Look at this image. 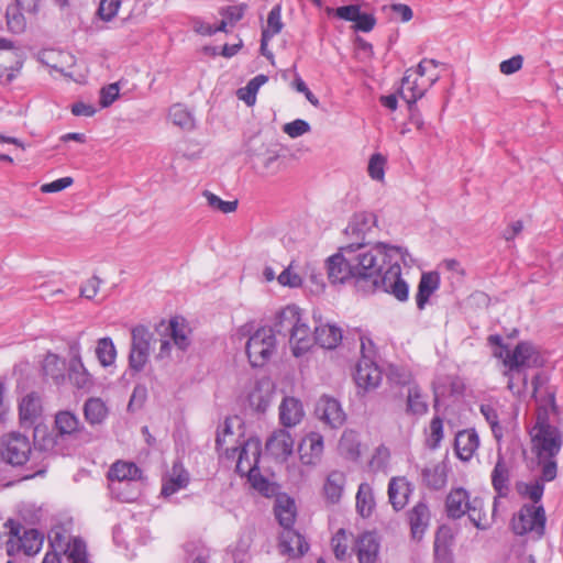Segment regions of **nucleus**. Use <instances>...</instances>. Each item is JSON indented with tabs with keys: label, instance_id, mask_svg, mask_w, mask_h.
Segmentation results:
<instances>
[{
	"label": "nucleus",
	"instance_id": "obj_1",
	"mask_svg": "<svg viewBox=\"0 0 563 563\" xmlns=\"http://www.w3.org/2000/svg\"><path fill=\"white\" fill-rule=\"evenodd\" d=\"M376 224L377 218L372 212L353 216L345 232L362 241L340 247L328 258V277L333 284L351 283L356 291L364 295L384 291L406 301L409 286L401 277L400 263L409 265L412 260L401 246L365 242Z\"/></svg>",
	"mask_w": 563,
	"mask_h": 563
},
{
	"label": "nucleus",
	"instance_id": "obj_2",
	"mask_svg": "<svg viewBox=\"0 0 563 563\" xmlns=\"http://www.w3.org/2000/svg\"><path fill=\"white\" fill-rule=\"evenodd\" d=\"M532 452L541 465V479L551 482L556 477L555 456L563 444V435L558 427L549 422L545 410H539L534 426L530 429Z\"/></svg>",
	"mask_w": 563,
	"mask_h": 563
},
{
	"label": "nucleus",
	"instance_id": "obj_3",
	"mask_svg": "<svg viewBox=\"0 0 563 563\" xmlns=\"http://www.w3.org/2000/svg\"><path fill=\"white\" fill-rule=\"evenodd\" d=\"M490 344L497 345L494 355L503 361L504 367L533 368L542 364L539 351L529 342H520L514 350L501 344L503 338L498 334L488 338Z\"/></svg>",
	"mask_w": 563,
	"mask_h": 563
},
{
	"label": "nucleus",
	"instance_id": "obj_4",
	"mask_svg": "<svg viewBox=\"0 0 563 563\" xmlns=\"http://www.w3.org/2000/svg\"><path fill=\"white\" fill-rule=\"evenodd\" d=\"M156 330L161 335L157 360L170 357L172 342L180 351H186L191 344V328L186 319H162Z\"/></svg>",
	"mask_w": 563,
	"mask_h": 563
},
{
	"label": "nucleus",
	"instance_id": "obj_5",
	"mask_svg": "<svg viewBox=\"0 0 563 563\" xmlns=\"http://www.w3.org/2000/svg\"><path fill=\"white\" fill-rule=\"evenodd\" d=\"M49 552L65 554L70 563H87L85 542L79 538H71L63 526H55L48 532Z\"/></svg>",
	"mask_w": 563,
	"mask_h": 563
},
{
	"label": "nucleus",
	"instance_id": "obj_6",
	"mask_svg": "<svg viewBox=\"0 0 563 563\" xmlns=\"http://www.w3.org/2000/svg\"><path fill=\"white\" fill-rule=\"evenodd\" d=\"M276 351V336L272 328L256 330L247 340L246 354L253 367L265 365Z\"/></svg>",
	"mask_w": 563,
	"mask_h": 563
},
{
	"label": "nucleus",
	"instance_id": "obj_7",
	"mask_svg": "<svg viewBox=\"0 0 563 563\" xmlns=\"http://www.w3.org/2000/svg\"><path fill=\"white\" fill-rule=\"evenodd\" d=\"M31 451L30 439L20 432H10L0 438V456L8 464L23 465Z\"/></svg>",
	"mask_w": 563,
	"mask_h": 563
},
{
	"label": "nucleus",
	"instance_id": "obj_8",
	"mask_svg": "<svg viewBox=\"0 0 563 563\" xmlns=\"http://www.w3.org/2000/svg\"><path fill=\"white\" fill-rule=\"evenodd\" d=\"M8 523L10 526V536L7 541L8 554L11 555L15 547L26 555L36 554L41 550L44 541L42 533L35 529H27L23 530V534H21L23 528L19 523H14L12 520Z\"/></svg>",
	"mask_w": 563,
	"mask_h": 563
},
{
	"label": "nucleus",
	"instance_id": "obj_9",
	"mask_svg": "<svg viewBox=\"0 0 563 563\" xmlns=\"http://www.w3.org/2000/svg\"><path fill=\"white\" fill-rule=\"evenodd\" d=\"M544 525L545 514L541 505H525L512 521L515 533L520 536L528 532H536L538 536H542Z\"/></svg>",
	"mask_w": 563,
	"mask_h": 563
},
{
	"label": "nucleus",
	"instance_id": "obj_10",
	"mask_svg": "<svg viewBox=\"0 0 563 563\" xmlns=\"http://www.w3.org/2000/svg\"><path fill=\"white\" fill-rule=\"evenodd\" d=\"M151 333L143 325L132 330V344L129 355L130 367L136 372L144 368L150 355Z\"/></svg>",
	"mask_w": 563,
	"mask_h": 563
},
{
	"label": "nucleus",
	"instance_id": "obj_11",
	"mask_svg": "<svg viewBox=\"0 0 563 563\" xmlns=\"http://www.w3.org/2000/svg\"><path fill=\"white\" fill-rule=\"evenodd\" d=\"M317 418L325 426L338 429L345 422L346 416L340 402L329 396H322L314 409Z\"/></svg>",
	"mask_w": 563,
	"mask_h": 563
},
{
	"label": "nucleus",
	"instance_id": "obj_12",
	"mask_svg": "<svg viewBox=\"0 0 563 563\" xmlns=\"http://www.w3.org/2000/svg\"><path fill=\"white\" fill-rule=\"evenodd\" d=\"M324 450L323 435L319 432L306 434L298 446L299 460L306 466H316L320 463Z\"/></svg>",
	"mask_w": 563,
	"mask_h": 563
},
{
	"label": "nucleus",
	"instance_id": "obj_13",
	"mask_svg": "<svg viewBox=\"0 0 563 563\" xmlns=\"http://www.w3.org/2000/svg\"><path fill=\"white\" fill-rule=\"evenodd\" d=\"M406 518L410 527L411 538L420 541L431 522V511L428 504L424 500H419L406 512Z\"/></svg>",
	"mask_w": 563,
	"mask_h": 563
},
{
	"label": "nucleus",
	"instance_id": "obj_14",
	"mask_svg": "<svg viewBox=\"0 0 563 563\" xmlns=\"http://www.w3.org/2000/svg\"><path fill=\"white\" fill-rule=\"evenodd\" d=\"M239 457L236 461V472L241 476L258 470V461L261 456V442L257 439H249L238 449Z\"/></svg>",
	"mask_w": 563,
	"mask_h": 563
},
{
	"label": "nucleus",
	"instance_id": "obj_15",
	"mask_svg": "<svg viewBox=\"0 0 563 563\" xmlns=\"http://www.w3.org/2000/svg\"><path fill=\"white\" fill-rule=\"evenodd\" d=\"M380 549L379 538L375 532H363L354 541L353 552H355L358 563H376Z\"/></svg>",
	"mask_w": 563,
	"mask_h": 563
},
{
	"label": "nucleus",
	"instance_id": "obj_16",
	"mask_svg": "<svg viewBox=\"0 0 563 563\" xmlns=\"http://www.w3.org/2000/svg\"><path fill=\"white\" fill-rule=\"evenodd\" d=\"M365 358H361L356 365L355 382L358 387L364 389L376 388L382 380V371L374 363L373 353L365 354Z\"/></svg>",
	"mask_w": 563,
	"mask_h": 563
},
{
	"label": "nucleus",
	"instance_id": "obj_17",
	"mask_svg": "<svg viewBox=\"0 0 563 563\" xmlns=\"http://www.w3.org/2000/svg\"><path fill=\"white\" fill-rule=\"evenodd\" d=\"M108 477L112 482V489L120 490L122 484H134L141 477V471L134 463L119 461L111 466Z\"/></svg>",
	"mask_w": 563,
	"mask_h": 563
},
{
	"label": "nucleus",
	"instance_id": "obj_18",
	"mask_svg": "<svg viewBox=\"0 0 563 563\" xmlns=\"http://www.w3.org/2000/svg\"><path fill=\"white\" fill-rule=\"evenodd\" d=\"M42 401L37 394L31 393L22 398L19 405L20 422L23 427L31 428L42 417Z\"/></svg>",
	"mask_w": 563,
	"mask_h": 563
},
{
	"label": "nucleus",
	"instance_id": "obj_19",
	"mask_svg": "<svg viewBox=\"0 0 563 563\" xmlns=\"http://www.w3.org/2000/svg\"><path fill=\"white\" fill-rule=\"evenodd\" d=\"M492 485L497 493L493 505L494 516L499 504V498L506 497L509 493V467L500 454L492 472Z\"/></svg>",
	"mask_w": 563,
	"mask_h": 563
},
{
	"label": "nucleus",
	"instance_id": "obj_20",
	"mask_svg": "<svg viewBox=\"0 0 563 563\" xmlns=\"http://www.w3.org/2000/svg\"><path fill=\"white\" fill-rule=\"evenodd\" d=\"M440 275L435 271L421 274L418 290L415 296L416 305L419 310H423L430 302L432 295L440 288Z\"/></svg>",
	"mask_w": 563,
	"mask_h": 563
},
{
	"label": "nucleus",
	"instance_id": "obj_21",
	"mask_svg": "<svg viewBox=\"0 0 563 563\" xmlns=\"http://www.w3.org/2000/svg\"><path fill=\"white\" fill-rule=\"evenodd\" d=\"M273 391L274 386L268 378L255 380L249 393L250 406L258 412L265 411L272 401Z\"/></svg>",
	"mask_w": 563,
	"mask_h": 563
},
{
	"label": "nucleus",
	"instance_id": "obj_22",
	"mask_svg": "<svg viewBox=\"0 0 563 563\" xmlns=\"http://www.w3.org/2000/svg\"><path fill=\"white\" fill-rule=\"evenodd\" d=\"M278 410L279 421L285 428L296 427L305 417L303 406L301 401L295 397H284Z\"/></svg>",
	"mask_w": 563,
	"mask_h": 563
},
{
	"label": "nucleus",
	"instance_id": "obj_23",
	"mask_svg": "<svg viewBox=\"0 0 563 563\" xmlns=\"http://www.w3.org/2000/svg\"><path fill=\"white\" fill-rule=\"evenodd\" d=\"M279 545L283 553L292 558L303 555L309 550V544L305 538L291 528L283 529L279 538Z\"/></svg>",
	"mask_w": 563,
	"mask_h": 563
},
{
	"label": "nucleus",
	"instance_id": "obj_24",
	"mask_svg": "<svg viewBox=\"0 0 563 563\" xmlns=\"http://www.w3.org/2000/svg\"><path fill=\"white\" fill-rule=\"evenodd\" d=\"M411 493L412 486L406 477H393L388 483V499L396 511L405 508Z\"/></svg>",
	"mask_w": 563,
	"mask_h": 563
},
{
	"label": "nucleus",
	"instance_id": "obj_25",
	"mask_svg": "<svg viewBox=\"0 0 563 563\" xmlns=\"http://www.w3.org/2000/svg\"><path fill=\"white\" fill-rule=\"evenodd\" d=\"M267 451L275 457L286 459L292 453L294 439L289 431L278 429L266 441Z\"/></svg>",
	"mask_w": 563,
	"mask_h": 563
},
{
	"label": "nucleus",
	"instance_id": "obj_26",
	"mask_svg": "<svg viewBox=\"0 0 563 563\" xmlns=\"http://www.w3.org/2000/svg\"><path fill=\"white\" fill-rule=\"evenodd\" d=\"M413 70L407 69L401 80L400 96L408 104H416L428 91L426 84H419L417 78H412Z\"/></svg>",
	"mask_w": 563,
	"mask_h": 563
},
{
	"label": "nucleus",
	"instance_id": "obj_27",
	"mask_svg": "<svg viewBox=\"0 0 563 563\" xmlns=\"http://www.w3.org/2000/svg\"><path fill=\"white\" fill-rule=\"evenodd\" d=\"M275 517L283 529L291 528L295 523L297 510L295 500L287 495L278 496L274 506Z\"/></svg>",
	"mask_w": 563,
	"mask_h": 563
},
{
	"label": "nucleus",
	"instance_id": "obj_28",
	"mask_svg": "<svg viewBox=\"0 0 563 563\" xmlns=\"http://www.w3.org/2000/svg\"><path fill=\"white\" fill-rule=\"evenodd\" d=\"M478 445L479 439L475 430H463L460 431L455 437V452L457 456L463 461L471 460Z\"/></svg>",
	"mask_w": 563,
	"mask_h": 563
},
{
	"label": "nucleus",
	"instance_id": "obj_29",
	"mask_svg": "<svg viewBox=\"0 0 563 563\" xmlns=\"http://www.w3.org/2000/svg\"><path fill=\"white\" fill-rule=\"evenodd\" d=\"M342 338V329L334 324L322 323L314 328V341L323 349H335Z\"/></svg>",
	"mask_w": 563,
	"mask_h": 563
},
{
	"label": "nucleus",
	"instance_id": "obj_30",
	"mask_svg": "<svg viewBox=\"0 0 563 563\" xmlns=\"http://www.w3.org/2000/svg\"><path fill=\"white\" fill-rule=\"evenodd\" d=\"M471 500L468 493L464 488L452 489L445 501L448 516L454 519L461 518L466 514Z\"/></svg>",
	"mask_w": 563,
	"mask_h": 563
},
{
	"label": "nucleus",
	"instance_id": "obj_31",
	"mask_svg": "<svg viewBox=\"0 0 563 563\" xmlns=\"http://www.w3.org/2000/svg\"><path fill=\"white\" fill-rule=\"evenodd\" d=\"M339 453L349 461H357L361 456L360 434L354 430H345L339 441Z\"/></svg>",
	"mask_w": 563,
	"mask_h": 563
},
{
	"label": "nucleus",
	"instance_id": "obj_32",
	"mask_svg": "<svg viewBox=\"0 0 563 563\" xmlns=\"http://www.w3.org/2000/svg\"><path fill=\"white\" fill-rule=\"evenodd\" d=\"M421 476L429 488L439 490L446 485L448 466L445 463L430 464L421 471Z\"/></svg>",
	"mask_w": 563,
	"mask_h": 563
},
{
	"label": "nucleus",
	"instance_id": "obj_33",
	"mask_svg": "<svg viewBox=\"0 0 563 563\" xmlns=\"http://www.w3.org/2000/svg\"><path fill=\"white\" fill-rule=\"evenodd\" d=\"M345 483L346 476L343 472L335 470L329 473L323 485V493L329 503H339L344 492Z\"/></svg>",
	"mask_w": 563,
	"mask_h": 563
},
{
	"label": "nucleus",
	"instance_id": "obj_34",
	"mask_svg": "<svg viewBox=\"0 0 563 563\" xmlns=\"http://www.w3.org/2000/svg\"><path fill=\"white\" fill-rule=\"evenodd\" d=\"M189 483V475L187 471L180 465L175 463L172 468V473L167 479H165L162 487V495L165 497L172 496L179 489L185 488Z\"/></svg>",
	"mask_w": 563,
	"mask_h": 563
},
{
	"label": "nucleus",
	"instance_id": "obj_35",
	"mask_svg": "<svg viewBox=\"0 0 563 563\" xmlns=\"http://www.w3.org/2000/svg\"><path fill=\"white\" fill-rule=\"evenodd\" d=\"M503 375L507 377V388L515 396H522L528 388V375L525 368L505 367Z\"/></svg>",
	"mask_w": 563,
	"mask_h": 563
},
{
	"label": "nucleus",
	"instance_id": "obj_36",
	"mask_svg": "<svg viewBox=\"0 0 563 563\" xmlns=\"http://www.w3.org/2000/svg\"><path fill=\"white\" fill-rule=\"evenodd\" d=\"M84 416L89 424H101L108 417V407L102 399L91 397L84 404Z\"/></svg>",
	"mask_w": 563,
	"mask_h": 563
},
{
	"label": "nucleus",
	"instance_id": "obj_37",
	"mask_svg": "<svg viewBox=\"0 0 563 563\" xmlns=\"http://www.w3.org/2000/svg\"><path fill=\"white\" fill-rule=\"evenodd\" d=\"M401 383L409 384L407 393V412L415 416L424 415L428 411V404L426 400V396L422 395L419 386L416 384H410L409 380L406 379H404Z\"/></svg>",
	"mask_w": 563,
	"mask_h": 563
},
{
	"label": "nucleus",
	"instance_id": "obj_38",
	"mask_svg": "<svg viewBox=\"0 0 563 563\" xmlns=\"http://www.w3.org/2000/svg\"><path fill=\"white\" fill-rule=\"evenodd\" d=\"M69 380L80 389L89 388L92 385L91 376L85 368L79 356H74L68 368Z\"/></svg>",
	"mask_w": 563,
	"mask_h": 563
},
{
	"label": "nucleus",
	"instance_id": "obj_39",
	"mask_svg": "<svg viewBox=\"0 0 563 563\" xmlns=\"http://www.w3.org/2000/svg\"><path fill=\"white\" fill-rule=\"evenodd\" d=\"M283 29L282 22V8L279 4L275 5L267 16V29L262 32L261 49L264 52L267 41L278 34Z\"/></svg>",
	"mask_w": 563,
	"mask_h": 563
},
{
	"label": "nucleus",
	"instance_id": "obj_40",
	"mask_svg": "<svg viewBox=\"0 0 563 563\" xmlns=\"http://www.w3.org/2000/svg\"><path fill=\"white\" fill-rule=\"evenodd\" d=\"M43 371L47 377L59 384L65 379L66 363L58 355L49 353L43 361Z\"/></svg>",
	"mask_w": 563,
	"mask_h": 563
},
{
	"label": "nucleus",
	"instance_id": "obj_41",
	"mask_svg": "<svg viewBox=\"0 0 563 563\" xmlns=\"http://www.w3.org/2000/svg\"><path fill=\"white\" fill-rule=\"evenodd\" d=\"M375 506L372 486L368 483H361L356 494V509L362 517H368Z\"/></svg>",
	"mask_w": 563,
	"mask_h": 563
},
{
	"label": "nucleus",
	"instance_id": "obj_42",
	"mask_svg": "<svg viewBox=\"0 0 563 563\" xmlns=\"http://www.w3.org/2000/svg\"><path fill=\"white\" fill-rule=\"evenodd\" d=\"M79 419L70 411H59L55 416V427L58 435H71L79 430Z\"/></svg>",
	"mask_w": 563,
	"mask_h": 563
},
{
	"label": "nucleus",
	"instance_id": "obj_43",
	"mask_svg": "<svg viewBox=\"0 0 563 563\" xmlns=\"http://www.w3.org/2000/svg\"><path fill=\"white\" fill-rule=\"evenodd\" d=\"M168 118L174 125L184 130H192L195 128V119L192 114L183 104H173L169 108Z\"/></svg>",
	"mask_w": 563,
	"mask_h": 563
},
{
	"label": "nucleus",
	"instance_id": "obj_44",
	"mask_svg": "<svg viewBox=\"0 0 563 563\" xmlns=\"http://www.w3.org/2000/svg\"><path fill=\"white\" fill-rule=\"evenodd\" d=\"M484 500L479 497H474L467 507L466 514L470 520L478 529H487L490 525L484 512Z\"/></svg>",
	"mask_w": 563,
	"mask_h": 563
},
{
	"label": "nucleus",
	"instance_id": "obj_45",
	"mask_svg": "<svg viewBox=\"0 0 563 563\" xmlns=\"http://www.w3.org/2000/svg\"><path fill=\"white\" fill-rule=\"evenodd\" d=\"M96 355L100 364L104 367L110 366L114 363L117 357V351L110 338H102L98 341L96 347Z\"/></svg>",
	"mask_w": 563,
	"mask_h": 563
},
{
	"label": "nucleus",
	"instance_id": "obj_46",
	"mask_svg": "<svg viewBox=\"0 0 563 563\" xmlns=\"http://www.w3.org/2000/svg\"><path fill=\"white\" fill-rule=\"evenodd\" d=\"M331 547L335 558L340 561H344L350 558V537L344 529H339L331 539Z\"/></svg>",
	"mask_w": 563,
	"mask_h": 563
},
{
	"label": "nucleus",
	"instance_id": "obj_47",
	"mask_svg": "<svg viewBox=\"0 0 563 563\" xmlns=\"http://www.w3.org/2000/svg\"><path fill=\"white\" fill-rule=\"evenodd\" d=\"M479 410L488 422L495 439L499 441L503 438V428L499 424L497 409L490 404H483Z\"/></svg>",
	"mask_w": 563,
	"mask_h": 563
},
{
	"label": "nucleus",
	"instance_id": "obj_48",
	"mask_svg": "<svg viewBox=\"0 0 563 563\" xmlns=\"http://www.w3.org/2000/svg\"><path fill=\"white\" fill-rule=\"evenodd\" d=\"M389 461H390L389 449L386 445L380 444L375 449V451L369 460V467L374 472H379V471L385 472L388 468Z\"/></svg>",
	"mask_w": 563,
	"mask_h": 563
},
{
	"label": "nucleus",
	"instance_id": "obj_49",
	"mask_svg": "<svg viewBox=\"0 0 563 563\" xmlns=\"http://www.w3.org/2000/svg\"><path fill=\"white\" fill-rule=\"evenodd\" d=\"M517 490L520 495L528 497L534 504H538L544 492V485L540 481H534L531 483H519L517 484Z\"/></svg>",
	"mask_w": 563,
	"mask_h": 563
},
{
	"label": "nucleus",
	"instance_id": "obj_50",
	"mask_svg": "<svg viewBox=\"0 0 563 563\" xmlns=\"http://www.w3.org/2000/svg\"><path fill=\"white\" fill-rule=\"evenodd\" d=\"M203 197L207 199L208 206L213 210H218L222 213L234 212L238 208V201H224L213 192L209 190L203 191Z\"/></svg>",
	"mask_w": 563,
	"mask_h": 563
},
{
	"label": "nucleus",
	"instance_id": "obj_51",
	"mask_svg": "<svg viewBox=\"0 0 563 563\" xmlns=\"http://www.w3.org/2000/svg\"><path fill=\"white\" fill-rule=\"evenodd\" d=\"M386 163V157L379 153L371 156L367 170L372 179L377 181L384 180Z\"/></svg>",
	"mask_w": 563,
	"mask_h": 563
},
{
	"label": "nucleus",
	"instance_id": "obj_52",
	"mask_svg": "<svg viewBox=\"0 0 563 563\" xmlns=\"http://www.w3.org/2000/svg\"><path fill=\"white\" fill-rule=\"evenodd\" d=\"M283 131L291 139L299 137L310 131V125L307 121L297 119L292 122L286 123Z\"/></svg>",
	"mask_w": 563,
	"mask_h": 563
},
{
	"label": "nucleus",
	"instance_id": "obj_53",
	"mask_svg": "<svg viewBox=\"0 0 563 563\" xmlns=\"http://www.w3.org/2000/svg\"><path fill=\"white\" fill-rule=\"evenodd\" d=\"M443 438V422L439 417H434L430 422V434L428 445L435 449Z\"/></svg>",
	"mask_w": 563,
	"mask_h": 563
},
{
	"label": "nucleus",
	"instance_id": "obj_54",
	"mask_svg": "<svg viewBox=\"0 0 563 563\" xmlns=\"http://www.w3.org/2000/svg\"><path fill=\"white\" fill-rule=\"evenodd\" d=\"M121 0H101L98 14L104 21H110L118 12Z\"/></svg>",
	"mask_w": 563,
	"mask_h": 563
},
{
	"label": "nucleus",
	"instance_id": "obj_55",
	"mask_svg": "<svg viewBox=\"0 0 563 563\" xmlns=\"http://www.w3.org/2000/svg\"><path fill=\"white\" fill-rule=\"evenodd\" d=\"M7 24L13 33H21L25 27V21L22 13L16 8L7 11Z\"/></svg>",
	"mask_w": 563,
	"mask_h": 563
},
{
	"label": "nucleus",
	"instance_id": "obj_56",
	"mask_svg": "<svg viewBox=\"0 0 563 563\" xmlns=\"http://www.w3.org/2000/svg\"><path fill=\"white\" fill-rule=\"evenodd\" d=\"M328 12H334V14L342 20L354 22L358 18V13L361 12L360 7L357 4H350L339 7L336 9H328Z\"/></svg>",
	"mask_w": 563,
	"mask_h": 563
},
{
	"label": "nucleus",
	"instance_id": "obj_57",
	"mask_svg": "<svg viewBox=\"0 0 563 563\" xmlns=\"http://www.w3.org/2000/svg\"><path fill=\"white\" fill-rule=\"evenodd\" d=\"M277 280L282 286H288L290 288L299 287L302 284L301 277L292 272L291 265L278 275Z\"/></svg>",
	"mask_w": 563,
	"mask_h": 563
},
{
	"label": "nucleus",
	"instance_id": "obj_58",
	"mask_svg": "<svg viewBox=\"0 0 563 563\" xmlns=\"http://www.w3.org/2000/svg\"><path fill=\"white\" fill-rule=\"evenodd\" d=\"M119 85L115 82L103 87L100 91V106L102 108L111 106L119 97Z\"/></svg>",
	"mask_w": 563,
	"mask_h": 563
},
{
	"label": "nucleus",
	"instance_id": "obj_59",
	"mask_svg": "<svg viewBox=\"0 0 563 563\" xmlns=\"http://www.w3.org/2000/svg\"><path fill=\"white\" fill-rule=\"evenodd\" d=\"M246 476L249 478V482L253 486V488H255L256 490H258L260 493H262L265 496L269 495V493L272 492L271 484L268 483V481L266 478H264L261 475L260 470L255 471L254 474L252 472V473L247 474Z\"/></svg>",
	"mask_w": 563,
	"mask_h": 563
},
{
	"label": "nucleus",
	"instance_id": "obj_60",
	"mask_svg": "<svg viewBox=\"0 0 563 563\" xmlns=\"http://www.w3.org/2000/svg\"><path fill=\"white\" fill-rule=\"evenodd\" d=\"M523 65V57L521 55H515L509 59L503 60L499 64V70L504 75H512L519 71Z\"/></svg>",
	"mask_w": 563,
	"mask_h": 563
},
{
	"label": "nucleus",
	"instance_id": "obj_61",
	"mask_svg": "<svg viewBox=\"0 0 563 563\" xmlns=\"http://www.w3.org/2000/svg\"><path fill=\"white\" fill-rule=\"evenodd\" d=\"M102 280L98 276L90 277L84 285L80 287V296L86 299H92L101 285Z\"/></svg>",
	"mask_w": 563,
	"mask_h": 563
},
{
	"label": "nucleus",
	"instance_id": "obj_62",
	"mask_svg": "<svg viewBox=\"0 0 563 563\" xmlns=\"http://www.w3.org/2000/svg\"><path fill=\"white\" fill-rule=\"evenodd\" d=\"M354 29L361 32H369L374 29L376 20L372 14L358 13V18L354 21Z\"/></svg>",
	"mask_w": 563,
	"mask_h": 563
},
{
	"label": "nucleus",
	"instance_id": "obj_63",
	"mask_svg": "<svg viewBox=\"0 0 563 563\" xmlns=\"http://www.w3.org/2000/svg\"><path fill=\"white\" fill-rule=\"evenodd\" d=\"M313 339L289 340L292 355L296 357L303 356L312 346Z\"/></svg>",
	"mask_w": 563,
	"mask_h": 563
},
{
	"label": "nucleus",
	"instance_id": "obj_64",
	"mask_svg": "<svg viewBox=\"0 0 563 563\" xmlns=\"http://www.w3.org/2000/svg\"><path fill=\"white\" fill-rule=\"evenodd\" d=\"M71 184H73V178L63 177V178L56 179L52 183L42 185L41 191L45 192V194L57 192V191H60V190L69 187Z\"/></svg>",
	"mask_w": 563,
	"mask_h": 563
}]
</instances>
